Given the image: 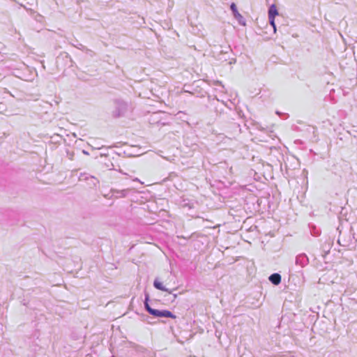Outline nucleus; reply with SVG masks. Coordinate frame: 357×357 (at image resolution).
Listing matches in <instances>:
<instances>
[{"label":"nucleus","instance_id":"obj_4","mask_svg":"<svg viewBox=\"0 0 357 357\" xmlns=\"http://www.w3.org/2000/svg\"><path fill=\"white\" fill-rule=\"evenodd\" d=\"M230 7L235 18L237 19L238 21H241V20L243 19V16L237 10L236 4L234 3H232Z\"/></svg>","mask_w":357,"mask_h":357},{"label":"nucleus","instance_id":"obj_3","mask_svg":"<svg viewBox=\"0 0 357 357\" xmlns=\"http://www.w3.org/2000/svg\"><path fill=\"white\" fill-rule=\"evenodd\" d=\"M270 281L275 285H278L281 282V276L278 273H273L269 277Z\"/></svg>","mask_w":357,"mask_h":357},{"label":"nucleus","instance_id":"obj_5","mask_svg":"<svg viewBox=\"0 0 357 357\" xmlns=\"http://www.w3.org/2000/svg\"><path fill=\"white\" fill-rule=\"evenodd\" d=\"M153 285L154 287L159 289V290H161V291H167L168 292L169 294H171L172 291H169V289H166L164 285L162 284V283L161 282H160L159 280H155L153 282Z\"/></svg>","mask_w":357,"mask_h":357},{"label":"nucleus","instance_id":"obj_2","mask_svg":"<svg viewBox=\"0 0 357 357\" xmlns=\"http://www.w3.org/2000/svg\"><path fill=\"white\" fill-rule=\"evenodd\" d=\"M278 15V12L277 10V7L275 5H272L269 8L268 10V19L270 24L273 26V29L275 30V17Z\"/></svg>","mask_w":357,"mask_h":357},{"label":"nucleus","instance_id":"obj_1","mask_svg":"<svg viewBox=\"0 0 357 357\" xmlns=\"http://www.w3.org/2000/svg\"><path fill=\"white\" fill-rule=\"evenodd\" d=\"M145 305H146V308L148 310V312L151 314H152V315H153L155 317H170V318H172V319H176V316L174 314H173L169 310H158L152 309L151 307H149V304L147 303H145Z\"/></svg>","mask_w":357,"mask_h":357}]
</instances>
